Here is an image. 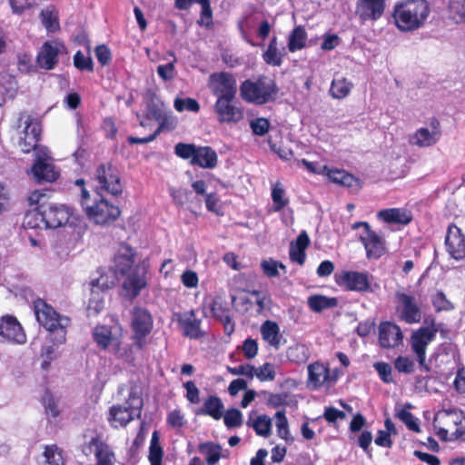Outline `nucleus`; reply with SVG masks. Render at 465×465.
Returning a JSON list of instances; mask_svg holds the SVG:
<instances>
[{"instance_id": "1", "label": "nucleus", "mask_w": 465, "mask_h": 465, "mask_svg": "<svg viewBox=\"0 0 465 465\" xmlns=\"http://www.w3.org/2000/svg\"><path fill=\"white\" fill-rule=\"evenodd\" d=\"M430 12L426 0H406L394 5L392 16L400 31L411 32L423 26Z\"/></svg>"}, {"instance_id": "2", "label": "nucleus", "mask_w": 465, "mask_h": 465, "mask_svg": "<svg viewBox=\"0 0 465 465\" xmlns=\"http://www.w3.org/2000/svg\"><path fill=\"white\" fill-rule=\"evenodd\" d=\"M81 204L87 218L95 224L111 223L120 215L118 206L101 196L92 198L88 191L83 187L81 189Z\"/></svg>"}, {"instance_id": "3", "label": "nucleus", "mask_w": 465, "mask_h": 465, "mask_svg": "<svg viewBox=\"0 0 465 465\" xmlns=\"http://www.w3.org/2000/svg\"><path fill=\"white\" fill-rule=\"evenodd\" d=\"M35 316L40 325L48 331L47 339L56 344H63L66 340V328L70 320L65 316L58 314L51 306L43 301L35 303Z\"/></svg>"}, {"instance_id": "4", "label": "nucleus", "mask_w": 465, "mask_h": 465, "mask_svg": "<svg viewBox=\"0 0 465 465\" xmlns=\"http://www.w3.org/2000/svg\"><path fill=\"white\" fill-rule=\"evenodd\" d=\"M134 256L135 252L133 248L127 244H121L114 256L113 266L114 275L112 276L110 280L108 276L102 275L95 282H93L92 294H95V289L104 290L113 287L119 276H125L127 273L131 272L134 268Z\"/></svg>"}, {"instance_id": "5", "label": "nucleus", "mask_w": 465, "mask_h": 465, "mask_svg": "<svg viewBox=\"0 0 465 465\" xmlns=\"http://www.w3.org/2000/svg\"><path fill=\"white\" fill-rule=\"evenodd\" d=\"M275 94L274 83L267 77L257 80H245L240 85L241 97L248 103L263 104L268 103Z\"/></svg>"}, {"instance_id": "6", "label": "nucleus", "mask_w": 465, "mask_h": 465, "mask_svg": "<svg viewBox=\"0 0 465 465\" xmlns=\"http://www.w3.org/2000/svg\"><path fill=\"white\" fill-rule=\"evenodd\" d=\"M142 399L134 393H130L124 405L113 406L110 409V421L114 427L127 425L135 417H139L142 408Z\"/></svg>"}, {"instance_id": "7", "label": "nucleus", "mask_w": 465, "mask_h": 465, "mask_svg": "<svg viewBox=\"0 0 465 465\" xmlns=\"http://www.w3.org/2000/svg\"><path fill=\"white\" fill-rule=\"evenodd\" d=\"M362 228L360 240L362 242L369 259H378L385 252V242L381 236L371 229L367 222H356L351 229Z\"/></svg>"}, {"instance_id": "8", "label": "nucleus", "mask_w": 465, "mask_h": 465, "mask_svg": "<svg viewBox=\"0 0 465 465\" xmlns=\"http://www.w3.org/2000/svg\"><path fill=\"white\" fill-rule=\"evenodd\" d=\"M72 214V209L65 204L47 203L40 206L36 215L41 217L46 228L54 229L67 224Z\"/></svg>"}, {"instance_id": "9", "label": "nucleus", "mask_w": 465, "mask_h": 465, "mask_svg": "<svg viewBox=\"0 0 465 465\" xmlns=\"http://www.w3.org/2000/svg\"><path fill=\"white\" fill-rule=\"evenodd\" d=\"M438 328L434 323L426 327H420L411 334V347L414 355L417 357V361L421 368L428 370L425 363L426 361V351L428 345L434 341Z\"/></svg>"}, {"instance_id": "10", "label": "nucleus", "mask_w": 465, "mask_h": 465, "mask_svg": "<svg viewBox=\"0 0 465 465\" xmlns=\"http://www.w3.org/2000/svg\"><path fill=\"white\" fill-rule=\"evenodd\" d=\"M213 111L220 124H237L244 119L243 108L236 101V98L216 99Z\"/></svg>"}, {"instance_id": "11", "label": "nucleus", "mask_w": 465, "mask_h": 465, "mask_svg": "<svg viewBox=\"0 0 465 465\" xmlns=\"http://www.w3.org/2000/svg\"><path fill=\"white\" fill-rule=\"evenodd\" d=\"M396 314L398 318L408 323H418L421 320V310L417 299L403 292H396Z\"/></svg>"}, {"instance_id": "12", "label": "nucleus", "mask_w": 465, "mask_h": 465, "mask_svg": "<svg viewBox=\"0 0 465 465\" xmlns=\"http://www.w3.org/2000/svg\"><path fill=\"white\" fill-rule=\"evenodd\" d=\"M208 86L216 99L236 98L237 82L231 73L218 72L212 74L208 79Z\"/></svg>"}, {"instance_id": "13", "label": "nucleus", "mask_w": 465, "mask_h": 465, "mask_svg": "<svg viewBox=\"0 0 465 465\" xmlns=\"http://www.w3.org/2000/svg\"><path fill=\"white\" fill-rule=\"evenodd\" d=\"M441 137L440 123L436 118H431L424 125L418 128L409 137V143L420 148L430 147L436 144Z\"/></svg>"}, {"instance_id": "14", "label": "nucleus", "mask_w": 465, "mask_h": 465, "mask_svg": "<svg viewBox=\"0 0 465 465\" xmlns=\"http://www.w3.org/2000/svg\"><path fill=\"white\" fill-rule=\"evenodd\" d=\"M97 193L107 192L113 195L122 193V184L117 171L111 164L99 166L94 174Z\"/></svg>"}, {"instance_id": "15", "label": "nucleus", "mask_w": 465, "mask_h": 465, "mask_svg": "<svg viewBox=\"0 0 465 465\" xmlns=\"http://www.w3.org/2000/svg\"><path fill=\"white\" fill-rule=\"evenodd\" d=\"M31 173L38 183H52L58 178L59 173L51 162L47 149H40L36 152L35 163L31 169Z\"/></svg>"}, {"instance_id": "16", "label": "nucleus", "mask_w": 465, "mask_h": 465, "mask_svg": "<svg viewBox=\"0 0 465 465\" xmlns=\"http://www.w3.org/2000/svg\"><path fill=\"white\" fill-rule=\"evenodd\" d=\"M444 244L450 258L456 261L465 259V233L456 224L448 226Z\"/></svg>"}, {"instance_id": "17", "label": "nucleus", "mask_w": 465, "mask_h": 465, "mask_svg": "<svg viewBox=\"0 0 465 465\" xmlns=\"http://www.w3.org/2000/svg\"><path fill=\"white\" fill-rule=\"evenodd\" d=\"M94 339L97 345L104 350H107L118 358H123L126 354V349L122 348L121 341L112 335L110 328L106 326H97L93 331Z\"/></svg>"}, {"instance_id": "18", "label": "nucleus", "mask_w": 465, "mask_h": 465, "mask_svg": "<svg viewBox=\"0 0 465 465\" xmlns=\"http://www.w3.org/2000/svg\"><path fill=\"white\" fill-rule=\"evenodd\" d=\"M131 325L134 339L137 344L142 347L144 337L150 333L153 328V318L150 312L144 308L135 307L133 310Z\"/></svg>"}, {"instance_id": "19", "label": "nucleus", "mask_w": 465, "mask_h": 465, "mask_svg": "<svg viewBox=\"0 0 465 465\" xmlns=\"http://www.w3.org/2000/svg\"><path fill=\"white\" fill-rule=\"evenodd\" d=\"M25 127L20 134L17 141V146L23 153H30L32 150H40L37 148V143L41 134V125L37 121L27 117L25 121Z\"/></svg>"}, {"instance_id": "20", "label": "nucleus", "mask_w": 465, "mask_h": 465, "mask_svg": "<svg viewBox=\"0 0 465 465\" xmlns=\"http://www.w3.org/2000/svg\"><path fill=\"white\" fill-rule=\"evenodd\" d=\"M0 336L3 340L23 344L26 341L25 333L16 318L5 315L0 321Z\"/></svg>"}, {"instance_id": "21", "label": "nucleus", "mask_w": 465, "mask_h": 465, "mask_svg": "<svg viewBox=\"0 0 465 465\" xmlns=\"http://www.w3.org/2000/svg\"><path fill=\"white\" fill-rule=\"evenodd\" d=\"M175 317L185 337L200 339L204 336V332L201 329V320L196 317L194 311L179 312L175 314Z\"/></svg>"}, {"instance_id": "22", "label": "nucleus", "mask_w": 465, "mask_h": 465, "mask_svg": "<svg viewBox=\"0 0 465 465\" xmlns=\"http://www.w3.org/2000/svg\"><path fill=\"white\" fill-rule=\"evenodd\" d=\"M385 7V0H358L356 14L362 22H374L382 16Z\"/></svg>"}, {"instance_id": "23", "label": "nucleus", "mask_w": 465, "mask_h": 465, "mask_svg": "<svg viewBox=\"0 0 465 465\" xmlns=\"http://www.w3.org/2000/svg\"><path fill=\"white\" fill-rule=\"evenodd\" d=\"M63 51H64V45L61 42H45L37 55L38 65L46 70L53 69L58 62V54Z\"/></svg>"}, {"instance_id": "24", "label": "nucleus", "mask_w": 465, "mask_h": 465, "mask_svg": "<svg viewBox=\"0 0 465 465\" xmlns=\"http://www.w3.org/2000/svg\"><path fill=\"white\" fill-rule=\"evenodd\" d=\"M123 283V291L124 295L130 299H134L139 295L141 291L145 288L147 281L145 272L139 266H134L131 272L127 273Z\"/></svg>"}, {"instance_id": "25", "label": "nucleus", "mask_w": 465, "mask_h": 465, "mask_svg": "<svg viewBox=\"0 0 465 465\" xmlns=\"http://www.w3.org/2000/svg\"><path fill=\"white\" fill-rule=\"evenodd\" d=\"M403 340L401 328L391 322H381L379 326V341L383 348H395Z\"/></svg>"}, {"instance_id": "26", "label": "nucleus", "mask_w": 465, "mask_h": 465, "mask_svg": "<svg viewBox=\"0 0 465 465\" xmlns=\"http://www.w3.org/2000/svg\"><path fill=\"white\" fill-rule=\"evenodd\" d=\"M307 386L311 389H318L324 384L334 381L330 375L328 365L321 362H313L308 366Z\"/></svg>"}, {"instance_id": "27", "label": "nucleus", "mask_w": 465, "mask_h": 465, "mask_svg": "<svg viewBox=\"0 0 465 465\" xmlns=\"http://www.w3.org/2000/svg\"><path fill=\"white\" fill-rule=\"evenodd\" d=\"M341 282L351 291L368 292L371 287V276L368 272H345Z\"/></svg>"}, {"instance_id": "28", "label": "nucleus", "mask_w": 465, "mask_h": 465, "mask_svg": "<svg viewBox=\"0 0 465 465\" xmlns=\"http://www.w3.org/2000/svg\"><path fill=\"white\" fill-rule=\"evenodd\" d=\"M151 114L153 117L159 122V127L154 131L152 134L143 137L137 138L134 136L128 137V141L130 143H147L153 141L156 136L161 133V131L165 127L173 128V120L168 116L164 112H163L160 108H153L151 110Z\"/></svg>"}, {"instance_id": "29", "label": "nucleus", "mask_w": 465, "mask_h": 465, "mask_svg": "<svg viewBox=\"0 0 465 465\" xmlns=\"http://www.w3.org/2000/svg\"><path fill=\"white\" fill-rule=\"evenodd\" d=\"M193 3H198L202 7L201 17L198 24L200 25L209 26L213 19L210 0H175V7L179 10H186Z\"/></svg>"}, {"instance_id": "30", "label": "nucleus", "mask_w": 465, "mask_h": 465, "mask_svg": "<svg viewBox=\"0 0 465 465\" xmlns=\"http://www.w3.org/2000/svg\"><path fill=\"white\" fill-rule=\"evenodd\" d=\"M435 419H440L447 424L456 426L455 433L461 435L465 431V414L457 409L442 410L436 414Z\"/></svg>"}, {"instance_id": "31", "label": "nucleus", "mask_w": 465, "mask_h": 465, "mask_svg": "<svg viewBox=\"0 0 465 465\" xmlns=\"http://www.w3.org/2000/svg\"><path fill=\"white\" fill-rule=\"evenodd\" d=\"M377 217L387 223L408 224L411 221V213L400 208L381 210L377 213Z\"/></svg>"}, {"instance_id": "32", "label": "nucleus", "mask_w": 465, "mask_h": 465, "mask_svg": "<svg viewBox=\"0 0 465 465\" xmlns=\"http://www.w3.org/2000/svg\"><path fill=\"white\" fill-rule=\"evenodd\" d=\"M192 164L202 168H213L217 164V153L209 146L197 147Z\"/></svg>"}, {"instance_id": "33", "label": "nucleus", "mask_w": 465, "mask_h": 465, "mask_svg": "<svg viewBox=\"0 0 465 465\" xmlns=\"http://www.w3.org/2000/svg\"><path fill=\"white\" fill-rule=\"evenodd\" d=\"M224 405L222 400L215 396L211 395L204 400L203 408L197 411L199 415H207L218 420L223 416Z\"/></svg>"}, {"instance_id": "34", "label": "nucleus", "mask_w": 465, "mask_h": 465, "mask_svg": "<svg viewBox=\"0 0 465 465\" xmlns=\"http://www.w3.org/2000/svg\"><path fill=\"white\" fill-rule=\"evenodd\" d=\"M310 243V239L306 232H302L295 242L291 243L290 258L292 261L302 265L305 261V249Z\"/></svg>"}, {"instance_id": "35", "label": "nucleus", "mask_w": 465, "mask_h": 465, "mask_svg": "<svg viewBox=\"0 0 465 465\" xmlns=\"http://www.w3.org/2000/svg\"><path fill=\"white\" fill-rule=\"evenodd\" d=\"M261 334L262 339L272 347L279 349L281 345L282 335L279 325L272 321H265L261 326Z\"/></svg>"}, {"instance_id": "36", "label": "nucleus", "mask_w": 465, "mask_h": 465, "mask_svg": "<svg viewBox=\"0 0 465 465\" xmlns=\"http://www.w3.org/2000/svg\"><path fill=\"white\" fill-rule=\"evenodd\" d=\"M325 175L328 176L331 182L346 187H354L359 185L358 179L344 170H332L327 167Z\"/></svg>"}, {"instance_id": "37", "label": "nucleus", "mask_w": 465, "mask_h": 465, "mask_svg": "<svg viewBox=\"0 0 465 465\" xmlns=\"http://www.w3.org/2000/svg\"><path fill=\"white\" fill-rule=\"evenodd\" d=\"M284 56L283 50L278 48L277 37L273 36L267 46V49L262 54V58L267 64L272 66H280L282 63Z\"/></svg>"}, {"instance_id": "38", "label": "nucleus", "mask_w": 465, "mask_h": 465, "mask_svg": "<svg viewBox=\"0 0 465 465\" xmlns=\"http://www.w3.org/2000/svg\"><path fill=\"white\" fill-rule=\"evenodd\" d=\"M247 425L252 427L259 436L268 438L272 434V419L265 414L259 415L254 420L250 418Z\"/></svg>"}, {"instance_id": "39", "label": "nucleus", "mask_w": 465, "mask_h": 465, "mask_svg": "<svg viewBox=\"0 0 465 465\" xmlns=\"http://www.w3.org/2000/svg\"><path fill=\"white\" fill-rule=\"evenodd\" d=\"M91 444L95 446L96 465H114V455L110 448L96 439H92Z\"/></svg>"}, {"instance_id": "40", "label": "nucleus", "mask_w": 465, "mask_h": 465, "mask_svg": "<svg viewBox=\"0 0 465 465\" xmlns=\"http://www.w3.org/2000/svg\"><path fill=\"white\" fill-rule=\"evenodd\" d=\"M352 86V83L344 77L335 78L331 82L330 94L335 99H343L349 95Z\"/></svg>"}, {"instance_id": "41", "label": "nucleus", "mask_w": 465, "mask_h": 465, "mask_svg": "<svg viewBox=\"0 0 465 465\" xmlns=\"http://www.w3.org/2000/svg\"><path fill=\"white\" fill-rule=\"evenodd\" d=\"M307 34L302 26H296L289 35L288 49L290 52L294 53L302 50L306 44Z\"/></svg>"}, {"instance_id": "42", "label": "nucleus", "mask_w": 465, "mask_h": 465, "mask_svg": "<svg viewBox=\"0 0 465 465\" xmlns=\"http://www.w3.org/2000/svg\"><path fill=\"white\" fill-rule=\"evenodd\" d=\"M411 407V405L410 403L406 404L404 407L397 406L395 408V417L401 420L409 430L419 432L420 427L418 420L408 411Z\"/></svg>"}, {"instance_id": "43", "label": "nucleus", "mask_w": 465, "mask_h": 465, "mask_svg": "<svg viewBox=\"0 0 465 465\" xmlns=\"http://www.w3.org/2000/svg\"><path fill=\"white\" fill-rule=\"evenodd\" d=\"M272 200L274 212L282 211L289 203V198L286 197L285 190L281 182H276L272 185Z\"/></svg>"}, {"instance_id": "44", "label": "nucleus", "mask_w": 465, "mask_h": 465, "mask_svg": "<svg viewBox=\"0 0 465 465\" xmlns=\"http://www.w3.org/2000/svg\"><path fill=\"white\" fill-rule=\"evenodd\" d=\"M211 311L213 316L219 320L224 325L226 330L232 331L233 323L232 322L229 309L223 307L222 302L214 301L212 303Z\"/></svg>"}, {"instance_id": "45", "label": "nucleus", "mask_w": 465, "mask_h": 465, "mask_svg": "<svg viewBox=\"0 0 465 465\" xmlns=\"http://www.w3.org/2000/svg\"><path fill=\"white\" fill-rule=\"evenodd\" d=\"M308 306L312 312H321L322 311L333 307L337 304L335 298H328L323 295H312L307 300Z\"/></svg>"}, {"instance_id": "46", "label": "nucleus", "mask_w": 465, "mask_h": 465, "mask_svg": "<svg viewBox=\"0 0 465 465\" xmlns=\"http://www.w3.org/2000/svg\"><path fill=\"white\" fill-rule=\"evenodd\" d=\"M200 450L206 456V461L213 465L221 459L222 447L213 442H205L200 445Z\"/></svg>"}, {"instance_id": "47", "label": "nucleus", "mask_w": 465, "mask_h": 465, "mask_svg": "<svg viewBox=\"0 0 465 465\" xmlns=\"http://www.w3.org/2000/svg\"><path fill=\"white\" fill-rule=\"evenodd\" d=\"M449 17L455 23L465 22V0H450Z\"/></svg>"}, {"instance_id": "48", "label": "nucleus", "mask_w": 465, "mask_h": 465, "mask_svg": "<svg viewBox=\"0 0 465 465\" xmlns=\"http://www.w3.org/2000/svg\"><path fill=\"white\" fill-rule=\"evenodd\" d=\"M275 426L277 430V435L288 441L289 440H292V437L290 435V430H289V423L288 420L285 415L284 411H278L275 415Z\"/></svg>"}, {"instance_id": "49", "label": "nucleus", "mask_w": 465, "mask_h": 465, "mask_svg": "<svg viewBox=\"0 0 465 465\" xmlns=\"http://www.w3.org/2000/svg\"><path fill=\"white\" fill-rule=\"evenodd\" d=\"M43 455L45 459V462L49 465L64 464L63 450L56 445L45 446Z\"/></svg>"}, {"instance_id": "50", "label": "nucleus", "mask_w": 465, "mask_h": 465, "mask_svg": "<svg viewBox=\"0 0 465 465\" xmlns=\"http://www.w3.org/2000/svg\"><path fill=\"white\" fill-rule=\"evenodd\" d=\"M254 376L260 381H272L276 377V366L271 362H265L255 368Z\"/></svg>"}, {"instance_id": "51", "label": "nucleus", "mask_w": 465, "mask_h": 465, "mask_svg": "<svg viewBox=\"0 0 465 465\" xmlns=\"http://www.w3.org/2000/svg\"><path fill=\"white\" fill-rule=\"evenodd\" d=\"M42 23L48 32H55L59 29V22L56 15L51 10H43L40 14Z\"/></svg>"}, {"instance_id": "52", "label": "nucleus", "mask_w": 465, "mask_h": 465, "mask_svg": "<svg viewBox=\"0 0 465 465\" xmlns=\"http://www.w3.org/2000/svg\"><path fill=\"white\" fill-rule=\"evenodd\" d=\"M223 421L227 428H236L242 424V412L237 409L228 410L223 412Z\"/></svg>"}, {"instance_id": "53", "label": "nucleus", "mask_w": 465, "mask_h": 465, "mask_svg": "<svg viewBox=\"0 0 465 465\" xmlns=\"http://www.w3.org/2000/svg\"><path fill=\"white\" fill-rule=\"evenodd\" d=\"M173 106L178 112L187 110L197 113L200 110L198 102L193 98H176L174 100Z\"/></svg>"}, {"instance_id": "54", "label": "nucleus", "mask_w": 465, "mask_h": 465, "mask_svg": "<svg viewBox=\"0 0 465 465\" xmlns=\"http://www.w3.org/2000/svg\"><path fill=\"white\" fill-rule=\"evenodd\" d=\"M264 274L268 277H276L279 275L278 269L285 271V265L272 259L264 260L261 263Z\"/></svg>"}, {"instance_id": "55", "label": "nucleus", "mask_w": 465, "mask_h": 465, "mask_svg": "<svg viewBox=\"0 0 465 465\" xmlns=\"http://www.w3.org/2000/svg\"><path fill=\"white\" fill-rule=\"evenodd\" d=\"M74 66L81 70H86L92 72L94 69L93 60L90 55H84L81 51L76 52L74 56Z\"/></svg>"}, {"instance_id": "56", "label": "nucleus", "mask_w": 465, "mask_h": 465, "mask_svg": "<svg viewBox=\"0 0 465 465\" xmlns=\"http://www.w3.org/2000/svg\"><path fill=\"white\" fill-rule=\"evenodd\" d=\"M175 62L176 58L174 57L172 62L167 63L166 64L158 65L157 74L161 79L163 81H170L175 77Z\"/></svg>"}, {"instance_id": "57", "label": "nucleus", "mask_w": 465, "mask_h": 465, "mask_svg": "<svg viewBox=\"0 0 465 465\" xmlns=\"http://www.w3.org/2000/svg\"><path fill=\"white\" fill-rule=\"evenodd\" d=\"M197 146L194 144L179 143L174 147L176 155L183 159L193 160Z\"/></svg>"}, {"instance_id": "58", "label": "nucleus", "mask_w": 465, "mask_h": 465, "mask_svg": "<svg viewBox=\"0 0 465 465\" xmlns=\"http://www.w3.org/2000/svg\"><path fill=\"white\" fill-rule=\"evenodd\" d=\"M228 372L235 376H245L249 379H253L255 367L251 364H242L236 367H227Z\"/></svg>"}, {"instance_id": "59", "label": "nucleus", "mask_w": 465, "mask_h": 465, "mask_svg": "<svg viewBox=\"0 0 465 465\" xmlns=\"http://www.w3.org/2000/svg\"><path fill=\"white\" fill-rule=\"evenodd\" d=\"M396 370L403 373H412L414 371L415 363L410 357L399 356L395 361Z\"/></svg>"}, {"instance_id": "60", "label": "nucleus", "mask_w": 465, "mask_h": 465, "mask_svg": "<svg viewBox=\"0 0 465 465\" xmlns=\"http://www.w3.org/2000/svg\"><path fill=\"white\" fill-rule=\"evenodd\" d=\"M306 351L307 350L303 345H296L294 347H291L288 350V357L292 361L304 362L308 358Z\"/></svg>"}, {"instance_id": "61", "label": "nucleus", "mask_w": 465, "mask_h": 465, "mask_svg": "<svg viewBox=\"0 0 465 465\" xmlns=\"http://www.w3.org/2000/svg\"><path fill=\"white\" fill-rule=\"evenodd\" d=\"M431 301L437 311H448L452 309L450 302L447 300L445 294L442 292H437L435 294H433Z\"/></svg>"}, {"instance_id": "62", "label": "nucleus", "mask_w": 465, "mask_h": 465, "mask_svg": "<svg viewBox=\"0 0 465 465\" xmlns=\"http://www.w3.org/2000/svg\"><path fill=\"white\" fill-rule=\"evenodd\" d=\"M373 367L383 382L391 383L393 381L391 376V367L389 363L377 362L373 365Z\"/></svg>"}, {"instance_id": "63", "label": "nucleus", "mask_w": 465, "mask_h": 465, "mask_svg": "<svg viewBox=\"0 0 465 465\" xmlns=\"http://www.w3.org/2000/svg\"><path fill=\"white\" fill-rule=\"evenodd\" d=\"M252 133L256 135H264L270 128V123L265 118H257L250 123Z\"/></svg>"}, {"instance_id": "64", "label": "nucleus", "mask_w": 465, "mask_h": 465, "mask_svg": "<svg viewBox=\"0 0 465 465\" xmlns=\"http://www.w3.org/2000/svg\"><path fill=\"white\" fill-rule=\"evenodd\" d=\"M163 449L158 442H152L149 449V460L151 465H162Z\"/></svg>"}]
</instances>
